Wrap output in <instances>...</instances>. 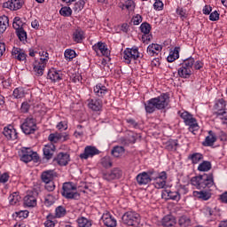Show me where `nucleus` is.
<instances>
[{
	"label": "nucleus",
	"instance_id": "obj_59",
	"mask_svg": "<svg viewBox=\"0 0 227 227\" xmlns=\"http://www.w3.org/2000/svg\"><path fill=\"white\" fill-rule=\"evenodd\" d=\"M12 27H14L15 29H20V27H22V20H20V17L14 18Z\"/></svg>",
	"mask_w": 227,
	"mask_h": 227
},
{
	"label": "nucleus",
	"instance_id": "obj_20",
	"mask_svg": "<svg viewBox=\"0 0 227 227\" xmlns=\"http://www.w3.org/2000/svg\"><path fill=\"white\" fill-rule=\"evenodd\" d=\"M209 136L206 137L205 141L202 142L203 146H214V143L217 141V136L214 131H208Z\"/></svg>",
	"mask_w": 227,
	"mask_h": 227
},
{
	"label": "nucleus",
	"instance_id": "obj_40",
	"mask_svg": "<svg viewBox=\"0 0 227 227\" xmlns=\"http://www.w3.org/2000/svg\"><path fill=\"white\" fill-rule=\"evenodd\" d=\"M62 196H64V198H66L67 200H79L81 194H79V192H74L71 191L62 192Z\"/></svg>",
	"mask_w": 227,
	"mask_h": 227
},
{
	"label": "nucleus",
	"instance_id": "obj_12",
	"mask_svg": "<svg viewBox=\"0 0 227 227\" xmlns=\"http://www.w3.org/2000/svg\"><path fill=\"white\" fill-rule=\"evenodd\" d=\"M166 180H168V174L166 171L160 172L154 179L155 189H164V187H166Z\"/></svg>",
	"mask_w": 227,
	"mask_h": 227
},
{
	"label": "nucleus",
	"instance_id": "obj_61",
	"mask_svg": "<svg viewBox=\"0 0 227 227\" xmlns=\"http://www.w3.org/2000/svg\"><path fill=\"white\" fill-rule=\"evenodd\" d=\"M39 54L42 57L40 59L41 63L47 64V61H49V53L47 51H41Z\"/></svg>",
	"mask_w": 227,
	"mask_h": 227
},
{
	"label": "nucleus",
	"instance_id": "obj_55",
	"mask_svg": "<svg viewBox=\"0 0 227 227\" xmlns=\"http://www.w3.org/2000/svg\"><path fill=\"white\" fill-rule=\"evenodd\" d=\"M56 200L54 199V196L48 194L45 196L44 198V205L46 207H51L52 205H54Z\"/></svg>",
	"mask_w": 227,
	"mask_h": 227
},
{
	"label": "nucleus",
	"instance_id": "obj_44",
	"mask_svg": "<svg viewBox=\"0 0 227 227\" xmlns=\"http://www.w3.org/2000/svg\"><path fill=\"white\" fill-rule=\"evenodd\" d=\"M139 29L144 35H150V31H152V25L148 22H143L140 25Z\"/></svg>",
	"mask_w": 227,
	"mask_h": 227
},
{
	"label": "nucleus",
	"instance_id": "obj_27",
	"mask_svg": "<svg viewBox=\"0 0 227 227\" xmlns=\"http://www.w3.org/2000/svg\"><path fill=\"white\" fill-rule=\"evenodd\" d=\"M10 26V19L8 16L4 15L0 17V35L4 33L8 27Z\"/></svg>",
	"mask_w": 227,
	"mask_h": 227
},
{
	"label": "nucleus",
	"instance_id": "obj_33",
	"mask_svg": "<svg viewBox=\"0 0 227 227\" xmlns=\"http://www.w3.org/2000/svg\"><path fill=\"white\" fill-rule=\"evenodd\" d=\"M177 74L179 77H182V79H189V77H191V75L192 74V71L189 68L181 67L177 70Z\"/></svg>",
	"mask_w": 227,
	"mask_h": 227
},
{
	"label": "nucleus",
	"instance_id": "obj_4",
	"mask_svg": "<svg viewBox=\"0 0 227 227\" xmlns=\"http://www.w3.org/2000/svg\"><path fill=\"white\" fill-rule=\"evenodd\" d=\"M123 224H127V226H139V223H141V215L134 211L126 212L122 217Z\"/></svg>",
	"mask_w": 227,
	"mask_h": 227
},
{
	"label": "nucleus",
	"instance_id": "obj_64",
	"mask_svg": "<svg viewBox=\"0 0 227 227\" xmlns=\"http://www.w3.org/2000/svg\"><path fill=\"white\" fill-rule=\"evenodd\" d=\"M30 107H31V106L29 105V103L23 102L21 104L20 111H21V113H28Z\"/></svg>",
	"mask_w": 227,
	"mask_h": 227
},
{
	"label": "nucleus",
	"instance_id": "obj_29",
	"mask_svg": "<svg viewBox=\"0 0 227 227\" xmlns=\"http://www.w3.org/2000/svg\"><path fill=\"white\" fill-rule=\"evenodd\" d=\"M161 224L164 227H173L176 224V220L173 217V215H166L162 221Z\"/></svg>",
	"mask_w": 227,
	"mask_h": 227
},
{
	"label": "nucleus",
	"instance_id": "obj_11",
	"mask_svg": "<svg viewBox=\"0 0 227 227\" xmlns=\"http://www.w3.org/2000/svg\"><path fill=\"white\" fill-rule=\"evenodd\" d=\"M23 5L24 0H10L3 4V8H8V10L16 12V10H20Z\"/></svg>",
	"mask_w": 227,
	"mask_h": 227
},
{
	"label": "nucleus",
	"instance_id": "obj_39",
	"mask_svg": "<svg viewBox=\"0 0 227 227\" xmlns=\"http://www.w3.org/2000/svg\"><path fill=\"white\" fill-rule=\"evenodd\" d=\"M178 147V140H169L166 144V148L168 152H176V148Z\"/></svg>",
	"mask_w": 227,
	"mask_h": 227
},
{
	"label": "nucleus",
	"instance_id": "obj_30",
	"mask_svg": "<svg viewBox=\"0 0 227 227\" xmlns=\"http://www.w3.org/2000/svg\"><path fill=\"white\" fill-rule=\"evenodd\" d=\"M178 58H180V47H176L169 52L167 60L168 63H173V61H176V59H178Z\"/></svg>",
	"mask_w": 227,
	"mask_h": 227
},
{
	"label": "nucleus",
	"instance_id": "obj_32",
	"mask_svg": "<svg viewBox=\"0 0 227 227\" xmlns=\"http://www.w3.org/2000/svg\"><path fill=\"white\" fill-rule=\"evenodd\" d=\"M165 194H167L168 200H171L172 201H180L182 198L180 192L176 191L172 192L171 190H166Z\"/></svg>",
	"mask_w": 227,
	"mask_h": 227
},
{
	"label": "nucleus",
	"instance_id": "obj_58",
	"mask_svg": "<svg viewBox=\"0 0 227 227\" xmlns=\"http://www.w3.org/2000/svg\"><path fill=\"white\" fill-rule=\"evenodd\" d=\"M131 22H133L134 26H139L143 22V16L139 14L133 16Z\"/></svg>",
	"mask_w": 227,
	"mask_h": 227
},
{
	"label": "nucleus",
	"instance_id": "obj_5",
	"mask_svg": "<svg viewBox=\"0 0 227 227\" xmlns=\"http://www.w3.org/2000/svg\"><path fill=\"white\" fill-rule=\"evenodd\" d=\"M20 129L24 134L29 136L30 134H35L38 129L36 126V120L32 117H27L24 120L23 123L20 125Z\"/></svg>",
	"mask_w": 227,
	"mask_h": 227
},
{
	"label": "nucleus",
	"instance_id": "obj_24",
	"mask_svg": "<svg viewBox=\"0 0 227 227\" xmlns=\"http://www.w3.org/2000/svg\"><path fill=\"white\" fill-rule=\"evenodd\" d=\"M24 205L30 207H36V197L33 195V192L24 197Z\"/></svg>",
	"mask_w": 227,
	"mask_h": 227
},
{
	"label": "nucleus",
	"instance_id": "obj_13",
	"mask_svg": "<svg viewBox=\"0 0 227 227\" xmlns=\"http://www.w3.org/2000/svg\"><path fill=\"white\" fill-rule=\"evenodd\" d=\"M55 152H56V145H54V144L44 145L43 149V159H45L46 160H51V159L54 157Z\"/></svg>",
	"mask_w": 227,
	"mask_h": 227
},
{
	"label": "nucleus",
	"instance_id": "obj_56",
	"mask_svg": "<svg viewBox=\"0 0 227 227\" xmlns=\"http://www.w3.org/2000/svg\"><path fill=\"white\" fill-rule=\"evenodd\" d=\"M62 192H70L72 191H75L77 189L72 183H65L62 186Z\"/></svg>",
	"mask_w": 227,
	"mask_h": 227
},
{
	"label": "nucleus",
	"instance_id": "obj_3",
	"mask_svg": "<svg viewBox=\"0 0 227 227\" xmlns=\"http://www.w3.org/2000/svg\"><path fill=\"white\" fill-rule=\"evenodd\" d=\"M178 114L180 118L184 120V125L189 127L188 130L190 132H196L197 130H200V125L198 124V121L196 120V118H194V116L191 113L187 111H184V112L179 111Z\"/></svg>",
	"mask_w": 227,
	"mask_h": 227
},
{
	"label": "nucleus",
	"instance_id": "obj_2",
	"mask_svg": "<svg viewBox=\"0 0 227 227\" xmlns=\"http://www.w3.org/2000/svg\"><path fill=\"white\" fill-rule=\"evenodd\" d=\"M191 184L196 189L203 190V189H212L214 185H215V183H214V174H202L199 175L197 176L192 177Z\"/></svg>",
	"mask_w": 227,
	"mask_h": 227
},
{
	"label": "nucleus",
	"instance_id": "obj_46",
	"mask_svg": "<svg viewBox=\"0 0 227 227\" xmlns=\"http://www.w3.org/2000/svg\"><path fill=\"white\" fill-rule=\"evenodd\" d=\"M24 95H25V90H24V88L22 87L16 88L12 93V97H14V98H23Z\"/></svg>",
	"mask_w": 227,
	"mask_h": 227
},
{
	"label": "nucleus",
	"instance_id": "obj_19",
	"mask_svg": "<svg viewBox=\"0 0 227 227\" xmlns=\"http://www.w3.org/2000/svg\"><path fill=\"white\" fill-rule=\"evenodd\" d=\"M12 56L15 59H18V61H26V58H27V55L24 53V51L20 48L14 47L12 51Z\"/></svg>",
	"mask_w": 227,
	"mask_h": 227
},
{
	"label": "nucleus",
	"instance_id": "obj_54",
	"mask_svg": "<svg viewBox=\"0 0 227 227\" xmlns=\"http://www.w3.org/2000/svg\"><path fill=\"white\" fill-rule=\"evenodd\" d=\"M62 17H70L72 15V9L68 6H64L59 11Z\"/></svg>",
	"mask_w": 227,
	"mask_h": 227
},
{
	"label": "nucleus",
	"instance_id": "obj_57",
	"mask_svg": "<svg viewBox=\"0 0 227 227\" xmlns=\"http://www.w3.org/2000/svg\"><path fill=\"white\" fill-rule=\"evenodd\" d=\"M64 56L66 58V59H74V58H75V56H76V53H75V51L67 49V50H66Z\"/></svg>",
	"mask_w": 227,
	"mask_h": 227
},
{
	"label": "nucleus",
	"instance_id": "obj_28",
	"mask_svg": "<svg viewBox=\"0 0 227 227\" xmlns=\"http://www.w3.org/2000/svg\"><path fill=\"white\" fill-rule=\"evenodd\" d=\"M162 51V46L160 44L152 43L147 47V53L150 56H155V54H159Z\"/></svg>",
	"mask_w": 227,
	"mask_h": 227
},
{
	"label": "nucleus",
	"instance_id": "obj_15",
	"mask_svg": "<svg viewBox=\"0 0 227 227\" xmlns=\"http://www.w3.org/2000/svg\"><path fill=\"white\" fill-rule=\"evenodd\" d=\"M70 161V155L67 153H59L57 157L53 159V162H57L59 166H67Z\"/></svg>",
	"mask_w": 227,
	"mask_h": 227
},
{
	"label": "nucleus",
	"instance_id": "obj_62",
	"mask_svg": "<svg viewBox=\"0 0 227 227\" xmlns=\"http://www.w3.org/2000/svg\"><path fill=\"white\" fill-rule=\"evenodd\" d=\"M146 174L150 178V182H152V180H154L158 177L159 175H160V173L155 172L154 170H149L148 172H146Z\"/></svg>",
	"mask_w": 227,
	"mask_h": 227
},
{
	"label": "nucleus",
	"instance_id": "obj_52",
	"mask_svg": "<svg viewBox=\"0 0 227 227\" xmlns=\"http://www.w3.org/2000/svg\"><path fill=\"white\" fill-rule=\"evenodd\" d=\"M193 66H194V59H192V57L185 59L184 60V63L182 64L183 67L188 68L189 70H191V68H192Z\"/></svg>",
	"mask_w": 227,
	"mask_h": 227
},
{
	"label": "nucleus",
	"instance_id": "obj_43",
	"mask_svg": "<svg viewBox=\"0 0 227 227\" xmlns=\"http://www.w3.org/2000/svg\"><path fill=\"white\" fill-rule=\"evenodd\" d=\"M112 155H114V157H119L120 155H123V153H125V148L123 146H114L112 149L111 152Z\"/></svg>",
	"mask_w": 227,
	"mask_h": 227
},
{
	"label": "nucleus",
	"instance_id": "obj_50",
	"mask_svg": "<svg viewBox=\"0 0 227 227\" xmlns=\"http://www.w3.org/2000/svg\"><path fill=\"white\" fill-rule=\"evenodd\" d=\"M214 108L215 111H222L223 109H226V101H224L223 98L218 99L215 104Z\"/></svg>",
	"mask_w": 227,
	"mask_h": 227
},
{
	"label": "nucleus",
	"instance_id": "obj_9",
	"mask_svg": "<svg viewBox=\"0 0 227 227\" xmlns=\"http://www.w3.org/2000/svg\"><path fill=\"white\" fill-rule=\"evenodd\" d=\"M99 154H100V151L98 149H97V147L92 146V145H87L84 148V152L80 154V159L88 160V159H90V158L95 157V155H99Z\"/></svg>",
	"mask_w": 227,
	"mask_h": 227
},
{
	"label": "nucleus",
	"instance_id": "obj_60",
	"mask_svg": "<svg viewBox=\"0 0 227 227\" xmlns=\"http://www.w3.org/2000/svg\"><path fill=\"white\" fill-rule=\"evenodd\" d=\"M45 189L49 192H52V191H54V189H56V184H54V181H49V182L45 183Z\"/></svg>",
	"mask_w": 227,
	"mask_h": 227
},
{
	"label": "nucleus",
	"instance_id": "obj_8",
	"mask_svg": "<svg viewBox=\"0 0 227 227\" xmlns=\"http://www.w3.org/2000/svg\"><path fill=\"white\" fill-rule=\"evenodd\" d=\"M121 175H123L121 169L115 168L112 169L110 172H104L102 178L103 180H106V182H111L113 180H118L121 178Z\"/></svg>",
	"mask_w": 227,
	"mask_h": 227
},
{
	"label": "nucleus",
	"instance_id": "obj_1",
	"mask_svg": "<svg viewBox=\"0 0 227 227\" xmlns=\"http://www.w3.org/2000/svg\"><path fill=\"white\" fill-rule=\"evenodd\" d=\"M169 104V94L163 93L157 98H153L145 103V113L152 114L155 113V110L160 111L166 109Z\"/></svg>",
	"mask_w": 227,
	"mask_h": 227
},
{
	"label": "nucleus",
	"instance_id": "obj_51",
	"mask_svg": "<svg viewBox=\"0 0 227 227\" xmlns=\"http://www.w3.org/2000/svg\"><path fill=\"white\" fill-rule=\"evenodd\" d=\"M67 215V209L63 206H59L55 209V217H65Z\"/></svg>",
	"mask_w": 227,
	"mask_h": 227
},
{
	"label": "nucleus",
	"instance_id": "obj_41",
	"mask_svg": "<svg viewBox=\"0 0 227 227\" xmlns=\"http://www.w3.org/2000/svg\"><path fill=\"white\" fill-rule=\"evenodd\" d=\"M48 139L51 143H58L63 139V133H51L49 135Z\"/></svg>",
	"mask_w": 227,
	"mask_h": 227
},
{
	"label": "nucleus",
	"instance_id": "obj_26",
	"mask_svg": "<svg viewBox=\"0 0 227 227\" xmlns=\"http://www.w3.org/2000/svg\"><path fill=\"white\" fill-rule=\"evenodd\" d=\"M3 134H4V136H5V137L7 139L15 140L19 137V135L17 134V130L13 128H12V129L4 128Z\"/></svg>",
	"mask_w": 227,
	"mask_h": 227
},
{
	"label": "nucleus",
	"instance_id": "obj_35",
	"mask_svg": "<svg viewBox=\"0 0 227 227\" xmlns=\"http://www.w3.org/2000/svg\"><path fill=\"white\" fill-rule=\"evenodd\" d=\"M137 139V133H132L131 135H129L128 140L125 138H121V145H134Z\"/></svg>",
	"mask_w": 227,
	"mask_h": 227
},
{
	"label": "nucleus",
	"instance_id": "obj_53",
	"mask_svg": "<svg viewBox=\"0 0 227 227\" xmlns=\"http://www.w3.org/2000/svg\"><path fill=\"white\" fill-rule=\"evenodd\" d=\"M101 165L103 168H106V169H109V168H113V161H111L110 157H104L101 160Z\"/></svg>",
	"mask_w": 227,
	"mask_h": 227
},
{
	"label": "nucleus",
	"instance_id": "obj_10",
	"mask_svg": "<svg viewBox=\"0 0 227 227\" xmlns=\"http://www.w3.org/2000/svg\"><path fill=\"white\" fill-rule=\"evenodd\" d=\"M64 78L65 74H63V71H58L55 68L50 69L47 74V79H50L51 82H59V81H63Z\"/></svg>",
	"mask_w": 227,
	"mask_h": 227
},
{
	"label": "nucleus",
	"instance_id": "obj_18",
	"mask_svg": "<svg viewBox=\"0 0 227 227\" xmlns=\"http://www.w3.org/2000/svg\"><path fill=\"white\" fill-rule=\"evenodd\" d=\"M212 189H206L200 192H194L193 194L199 198L200 200H203V201H208L212 198V192H210Z\"/></svg>",
	"mask_w": 227,
	"mask_h": 227
},
{
	"label": "nucleus",
	"instance_id": "obj_48",
	"mask_svg": "<svg viewBox=\"0 0 227 227\" xmlns=\"http://www.w3.org/2000/svg\"><path fill=\"white\" fill-rule=\"evenodd\" d=\"M54 219H56V216H54L53 215H48L46 216V221L44 223V226L45 227H54L56 226V223H54Z\"/></svg>",
	"mask_w": 227,
	"mask_h": 227
},
{
	"label": "nucleus",
	"instance_id": "obj_16",
	"mask_svg": "<svg viewBox=\"0 0 227 227\" xmlns=\"http://www.w3.org/2000/svg\"><path fill=\"white\" fill-rule=\"evenodd\" d=\"M109 90H107V87L106 85H103L102 83H98L94 87V93L96 97H98L99 98H104L106 95H107Z\"/></svg>",
	"mask_w": 227,
	"mask_h": 227
},
{
	"label": "nucleus",
	"instance_id": "obj_42",
	"mask_svg": "<svg viewBox=\"0 0 227 227\" xmlns=\"http://www.w3.org/2000/svg\"><path fill=\"white\" fill-rule=\"evenodd\" d=\"M77 223L79 227H91V221L84 216L78 218Z\"/></svg>",
	"mask_w": 227,
	"mask_h": 227
},
{
	"label": "nucleus",
	"instance_id": "obj_38",
	"mask_svg": "<svg viewBox=\"0 0 227 227\" xmlns=\"http://www.w3.org/2000/svg\"><path fill=\"white\" fill-rule=\"evenodd\" d=\"M17 36L20 42H27V33L23 27L16 29Z\"/></svg>",
	"mask_w": 227,
	"mask_h": 227
},
{
	"label": "nucleus",
	"instance_id": "obj_63",
	"mask_svg": "<svg viewBox=\"0 0 227 227\" xmlns=\"http://www.w3.org/2000/svg\"><path fill=\"white\" fill-rule=\"evenodd\" d=\"M219 12H217V11H215L213 12L210 13L209 15V20H211L212 22H215L216 20H219Z\"/></svg>",
	"mask_w": 227,
	"mask_h": 227
},
{
	"label": "nucleus",
	"instance_id": "obj_6",
	"mask_svg": "<svg viewBox=\"0 0 227 227\" xmlns=\"http://www.w3.org/2000/svg\"><path fill=\"white\" fill-rule=\"evenodd\" d=\"M39 159L40 157H38V153L31 150V148H21L20 160H22V162H26L27 164V162H31V160L38 162Z\"/></svg>",
	"mask_w": 227,
	"mask_h": 227
},
{
	"label": "nucleus",
	"instance_id": "obj_25",
	"mask_svg": "<svg viewBox=\"0 0 227 227\" xmlns=\"http://www.w3.org/2000/svg\"><path fill=\"white\" fill-rule=\"evenodd\" d=\"M54 176H56L54 170H47L42 173L41 179L44 184H46L47 182H52L54 180Z\"/></svg>",
	"mask_w": 227,
	"mask_h": 227
},
{
	"label": "nucleus",
	"instance_id": "obj_31",
	"mask_svg": "<svg viewBox=\"0 0 227 227\" xmlns=\"http://www.w3.org/2000/svg\"><path fill=\"white\" fill-rule=\"evenodd\" d=\"M178 224L180 227H189L192 226V221L191 220V217L184 215L179 217Z\"/></svg>",
	"mask_w": 227,
	"mask_h": 227
},
{
	"label": "nucleus",
	"instance_id": "obj_37",
	"mask_svg": "<svg viewBox=\"0 0 227 227\" xmlns=\"http://www.w3.org/2000/svg\"><path fill=\"white\" fill-rule=\"evenodd\" d=\"M84 32L81 29H76L74 34H73V39L76 43H81L82 42V39L84 38L83 36Z\"/></svg>",
	"mask_w": 227,
	"mask_h": 227
},
{
	"label": "nucleus",
	"instance_id": "obj_47",
	"mask_svg": "<svg viewBox=\"0 0 227 227\" xmlns=\"http://www.w3.org/2000/svg\"><path fill=\"white\" fill-rule=\"evenodd\" d=\"M86 4V0H79L76 2L73 7L74 12H76L79 13V12H82V10L84 8V5Z\"/></svg>",
	"mask_w": 227,
	"mask_h": 227
},
{
	"label": "nucleus",
	"instance_id": "obj_21",
	"mask_svg": "<svg viewBox=\"0 0 227 227\" xmlns=\"http://www.w3.org/2000/svg\"><path fill=\"white\" fill-rule=\"evenodd\" d=\"M136 180L138 185H146L151 182L150 176H148V174L146 172H142L138 174L136 177Z\"/></svg>",
	"mask_w": 227,
	"mask_h": 227
},
{
	"label": "nucleus",
	"instance_id": "obj_17",
	"mask_svg": "<svg viewBox=\"0 0 227 227\" xmlns=\"http://www.w3.org/2000/svg\"><path fill=\"white\" fill-rule=\"evenodd\" d=\"M101 220L104 223V225L106 227H116V219L111 215L109 213H106L102 215Z\"/></svg>",
	"mask_w": 227,
	"mask_h": 227
},
{
	"label": "nucleus",
	"instance_id": "obj_34",
	"mask_svg": "<svg viewBox=\"0 0 227 227\" xmlns=\"http://www.w3.org/2000/svg\"><path fill=\"white\" fill-rule=\"evenodd\" d=\"M119 8H121V10H128L129 12H132L136 8V4L132 0H127L125 3H120Z\"/></svg>",
	"mask_w": 227,
	"mask_h": 227
},
{
	"label": "nucleus",
	"instance_id": "obj_7",
	"mask_svg": "<svg viewBox=\"0 0 227 227\" xmlns=\"http://www.w3.org/2000/svg\"><path fill=\"white\" fill-rule=\"evenodd\" d=\"M139 48L137 46H133L132 48H126L123 51V59H125L128 65H130L132 59L136 61L139 59Z\"/></svg>",
	"mask_w": 227,
	"mask_h": 227
},
{
	"label": "nucleus",
	"instance_id": "obj_45",
	"mask_svg": "<svg viewBox=\"0 0 227 227\" xmlns=\"http://www.w3.org/2000/svg\"><path fill=\"white\" fill-rule=\"evenodd\" d=\"M212 169V163L210 161H203L198 167L199 171H210Z\"/></svg>",
	"mask_w": 227,
	"mask_h": 227
},
{
	"label": "nucleus",
	"instance_id": "obj_22",
	"mask_svg": "<svg viewBox=\"0 0 227 227\" xmlns=\"http://www.w3.org/2000/svg\"><path fill=\"white\" fill-rule=\"evenodd\" d=\"M88 107L92 111H100L102 109V101L100 99H89Z\"/></svg>",
	"mask_w": 227,
	"mask_h": 227
},
{
	"label": "nucleus",
	"instance_id": "obj_23",
	"mask_svg": "<svg viewBox=\"0 0 227 227\" xmlns=\"http://www.w3.org/2000/svg\"><path fill=\"white\" fill-rule=\"evenodd\" d=\"M45 64L44 62H35L34 64V72L35 74V75H37L38 77H42V75H43V72L45 71Z\"/></svg>",
	"mask_w": 227,
	"mask_h": 227
},
{
	"label": "nucleus",
	"instance_id": "obj_14",
	"mask_svg": "<svg viewBox=\"0 0 227 227\" xmlns=\"http://www.w3.org/2000/svg\"><path fill=\"white\" fill-rule=\"evenodd\" d=\"M92 50L98 54L100 52L102 56H108L109 55V49H107V45L105 43L98 42L92 46Z\"/></svg>",
	"mask_w": 227,
	"mask_h": 227
},
{
	"label": "nucleus",
	"instance_id": "obj_36",
	"mask_svg": "<svg viewBox=\"0 0 227 227\" xmlns=\"http://www.w3.org/2000/svg\"><path fill=\"white\" fill-rule=\"evenodd\" d=\"M189 160H192V164H198L200 160H203V154L200 153H194L188 156Z\"/></svg>",
	"mask_w": 227,
	"mask_h": 227
},
{
	"label": "nucleus",
	"instance_id": "obj_49",
	"mask_svg": "<svg viewBox=\"0 0 227 227\" xmlns=\"http://www.w3.org/2000/svg\"><path fill=\"white\" fill-rule=\"evenodd\" d=\"M21 198L19 196V193L13 192L9 196V203L10 205H17L19 201H20Z\"/></svg>",
	"mask_w": 227,
	"mask_h": 227
}]
</instances>
